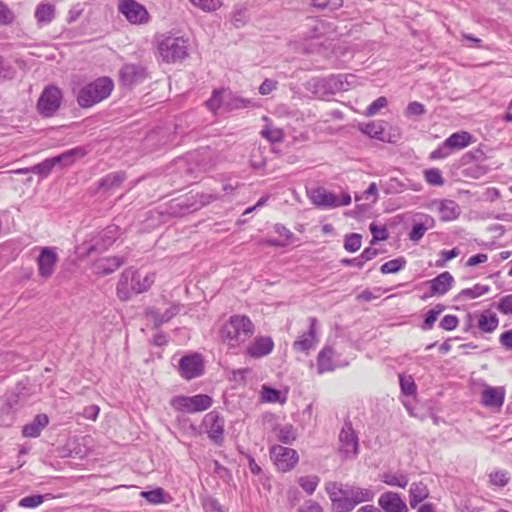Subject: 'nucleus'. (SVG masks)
Instances as JSON below:
<instances>
[{"mask_svg": "<svg viewBox=\"0 0 512 512\" xmlns=\"http://www.w3.org/2000/svg\"><path fill=\"white\" fill-rule=\"evenodd\" d=\"M325 490L333 512H351L359 504L371 502L375 497L374 491L370 488L340 482L326 483Z\"/></svg>", "mask_w": 512, "mask_h": 512, "instance_id": "1", "label": "nucleus"}, {"mask_svg": "<svg viewBox=\"0 0 512 512\" xmlns=\"http://www.w3.org/2000/svg\"><path fill=\"white\" fill-rule=\"evenodd\" d=\"M255 332V327L248 316L232 315L221 327L220 337L229 349L244 344Z\"/></svg>", "mask_w": 512, "mask_h": 512, "instance_id": "2", "label": "nucleus"}, {"mask_svg": "<svg viewBox=\"0 0 512 512\" xmlns=\"http://www.w3.org/2000/svg\"><path fill=\"white\" fill-rule=\"evenodd\" d=\"M154 281V274H147L141 279L138 271L131 267L127 268L121 273L117 283V297L121 301H128L133 295L148 291Z\"/></svg>", "mask_w": 512, "mask_h": 512, "instance_id": "3", "label": "nucleus"}, {"mask_svg": "<svg viewBox=\"0 0 512 512\" xmlns=\"http://www.w3.org/2000/svg\"><path fill=\"white\" fill-rule=\"evenodd\" d=\"M114 88L108 77H100L81 87L76 95L77 103L82 108H90L108 98Z\"/></svg>", "mask_w": 512, "mask_h": 512, "instance_id": "4", "label": "nucleus"}, {"mask_svg": "<svg viewBox=\"0 0 512 512\" xmlns=\"http://www.w3.org/2000/svg\"><path fill=\"white\" fill-rule=\"evenodd\" d=\"M189 41L183 36L163 35L158 41V51L163 61L175 63L188 56Z\"/></svg>", "mask_w": 512, "mask_h": 512, "instance_id": "5", "label": "nucleus"}, {"mask_svg": "<svg viewBox=\"0 0 512 512\" xmlns=\"http://www.w3.org/2000/svg\"><path fill=\"white\" fill-rule=\"evenodd\" d=\"M309 199L318 208L333 209L341 206H347L351 203V196L344 192L340 196L327 191L323 187H317L309 191Z\"/></svg>", "mask_w": 512, "mask_h": 512, "instance_id": "6", "label": "nucleus"}, {"mask_svg": "<svg viewBox=\"0 0 512 512\" xmlns=\"http://www.w3.org/2000/svg\"><path fill=\"white\" fill-rule=\"evenodd\" d=\"M87 153L88 150L83 146L72 148L62 153L61 155L46 159L43 162L34 165V174H38L41 177H46L55 165H70L75 161V159L82 158Z\"/></svg>", "mask_w": 512, "mask_h": 512, "instance_id": "7", "label": "nucleus"}, {"mask_svg": "<svg viewBox=\"0 0 512 512\" xmlns=\"http://www.w3.org/2000/svg\"><path fill=\"white\" fill-rule=\"evenodd\" d=\"M213 404V399L206 394H197L194 396H174L170 400V405L177 411L187 413H198L209 409Z\"/></svg>", "mask_w": 512, "mask_h": 512, "instance_id": "8", "label": "nucleus"}, {"mask_svg": "<svg viewBox=\"0 0 512 512\" xmlns=\"http://www.w3.org/2000/svg\"><path fill=\"white\" fill-rule=\"evenodd\" d=\"M317 324L318 321L315 317H309L307 319L306 330L302 331L292 344V348L295 352L308 355L309 352L316 347L319 342Z\"/></svg>", "mask_w": 512, "mask_h": 512, "instance_id": "9", "label": "nucleus"}, {"mask_svg": "<svg viewBox=\"0 0 512 512\" xmlns=\"http://www.w3.org/2000/svg\"><path fill=\"white\" fill-rule=\"evenodd\" d=\"M202 428L208 438L217 446L224 442L225 419L218 411L207 413L202 420Z\"/></svg>", "mask_w": 512, "mask_h": 512, "instance_id": "10", "label": "nucleus"}, {"mask_svg": "<svg viewBox=\"0 0 512 512\" xmlns=\"http://www.w3.org/2000/svg\"><path fill=\"white\" fill-rule=\"evenodd\" d=\"M339 452L345 459H353L359 453V439L350 421H345L339 433Z\"/></svg>", "mask_w": 512, "mask_h": 512, "instance_id": "11", "label": "nucleus"}, {"mask_svg": "<svg viewBox=\"0 0 512 512\" xmlns=\"http://www.w3.org/2000/svg\"><path fill=\"white\" fill-rule=\"evenodd\" d=\"M178 373L185 380H192L204 373V359L199 353H189L178 361Z\"/></svg>", "mask_w": 512, "mask_h": 512, "instance_id": "12", "label": "nucleus"}, {"mask_svg": "<svg viewBox=\"0 0 512 512\" xmlns=\"http://www.w3.org/2000/svg\"><path fill=\"white\" fill-rule=\"evenodd\" d=\"M62 93L58 87L48 86L41 93L37 109L43 117L53 116L61 105Z\"/></svg>", "mask_w": 512, "mask_h": 512, "instance_id": "13", "label": "nucleus"}, {"mask_svg": "<svg viewBox=\"0 0 512 512\" xmlns=\"http://www.w3.org/2000/svg\"><path fill=\"white\" fill-rule=\"evenodd\" d=\"M270 457L277 469L282 472L292 470L299 461L296 450L281 445H274L270 449Z\"/></svg>", "mask_w": 512, "mask_h": 512, "instance_id": "14", "label": "nucleus"}, {"mask_svg": "<svg viewBox=\"0 0 512 512\" xmlns=\"http://www.w3.org/2000/svg\"><path fill=\"white\" fill-rule=\"evenodd\" d=\"M119 236L120 228L115 224L108 225L87 243L88 254L105 251Z\"/></svg>", "mask_w": 512, "mask_h": 512, "instance_id": "15", "label": "nucleus"}, {"mask_svg": "<svg viewBox=\"0 0 512 512\" xmlns=\"http://www.w3.org/2000/svg\"><path fill=\"white\" fill-rule=\"evenodd\" d=\"M118 10L132 24H145L149 21L147 9L136 0H120Z\"/></svg>", "mask_w": 512, "mask_h": 512, "instance_id": "16", "label": "nucleus"}, {"mask_svg": "<svg viewBox=\"0 0 512 512\" xmlns=\"http://www.w3.org/2000/svg\"><path fill=\"white\" fill-rule=\"evenodd\" d=\"M58 260L59 257L55 247L40 248L37 257L38 275L44 280L49 279L55 271Z\"/></svg>", "mask_w": 512, "mask_h": 512, "instance_id": "17", "label": "nucleus"}, {"mask_svg": "<svg viewBox=\"0 0 512 512\" xmlns=\"http://www.w3.org/2000/svg\"><path fill=\"white\" fill-rule=\"evenodd\" d=\"M436 225L435 219L426 213H416L412 220V227L408 234L409 240L418 243L425 233Z\"/></svg>", "mask_w": 512, "mask_h": 512, "instance_id": "18", "label": "nucleus"}, {"mask_svg": "<svg viewBox=\"0 0 512 512\" xmlns=\"http://www.w3.org/2000/svg\"><path fill=\"white\" fill-rule=\"evenodd\" d=\"M505 396L506 390L503 386L493 387L485 384L481 392V404L499 410L504 404Z\"/></svg>", "mask_w": 512, "mask_h": 512, "instance_id": "19", "label": "nucleus"}, {"mask_svg": "<svg viewBox=\"0 0 512 512\" xmlns=\"http://www.w3.org/2000/svg\"><path fill=\"white\" fill-rule=\"evenodd\" d=\"M273 348L274 341L270 336H258L247 346L245 354L258 359L269 355Z\"/></svg>", "mask_w": 512, "mask_h": 512, "instance_id": "20", "label": "nucleus"}, {"mask_svg": "<svg viewBox=\"0 0 512 512\" xmlns=\"http://www.w3.org/2000/svg\"><path fill=\"white\" fill-rule=\"evenodd\" d=\"M147 77L146 70L139 64H125L120 69V80L125 86L142 83Z\"/></svg>", "mask_w": 512, "mask_h": 512, "instance_id": "21", "label": "nucleus"}, {"mask_svg": "<svg viewBox=\"0 0 512 512\" xmlns=\"http://www.w3.org/2000/svg\"><path fill=\"white\" fill-rule=\"evenodd\" d=\"M378 505L385 512H408V507L400 494L392 491L381 494Z\"/></svg>", "mask_w": 512, "mask_h": 512, "instance_id": "22", "label": "nucleus"}, {"mask_svg": "<svg viewBox=\"0 0 512 512\" xmlns=\"http://www.w3.org/2000/svg\"><path fill=\"white\" fill-rule=\"evenodd\" d=\"M181 310V305L173 303L164 313H161L157 308L151 307L146 310V316L149 317L154 324L155 328L160 327L162 324L169 322Z\"/></svg>", "mask_w": 512, "mask_h": 512, "instance_id": "23", "label": "nucleus"}, {"mask_svg": "<svg viewBox=\"0 0 512 512\" xmlns=\"http://www.w3.org/2000/svg\"><path fill=\"white\" fill-rule=\"evenodd\" d=\"M126 263V258L122 256H110L98 259L94 264V271L98 275H109L115 272L119 267Z\"/></svg>", "mask_w": 512, "mask_h": 512, "instance_id": "24", "label": "nucleus"}, {"mask_svg": "<svg viewBox=\"0 0 512 512\" xmlns=\"http://www.w3.org/2000/svg\"><path fill=\"white\" fill-rule=\"evenodd\" d=\"M433 205H437L440 220L444 222L456 220L461 214L460 206L453 200H438L434 201Z\"/></svg>", "mask_w": 512, "mask_h": 512, "instance_id": "25", "label": "nucleus"}, {"mask_svg": "<svg viewBox=\"0 0 512 512\" xmlns=\"http://www.w3.org/2000/svg\"><path fill=\"white\" fill-rule=\"evenodd\" d=\"M334 350L325 346L317 356V371L319 374L333 371L337 365L333 362Z\"/></svg>", "mask_w": 512, "mask_h": 512, "instance_id": "26", "label": "nucleus"}, {"mask_svg": "<svg viewBox=\"0 0 512 512\" xmlns=\"http://www.w3.org/2000/svg\"><path fill=\"white\" fill-rule=\"evenodd\" d=\"M453 277L449 272H443L430 281V289L433 295H444L451 288Z\"/></svg>", "mask_w": 512, "mask_h": 512, "instance_id": "27", "label": "nucleus"}, {"mask_svg": "<svg viewBox=\"0 0 512 512\" xmlns=\"http://www.w3.org/2000/svg\"><path fill=\"white\" fill-rule=\"evenodd\" d=\"M472 140L473 136L469 132L460 131L451 134L445 141L451 150H459L470 145Z\"/></svg>", "mask_w": 512, "mask_h": 512, "instance_id": "28", "label": "nucleus"}, {"mask_svg": "<svg viewBox=\"0 0 512 512\" xmlns=\"http://www.w3.org/2000/svg\"><path fill=\"white\" fill-rule=\"evenodd\" d=\"M125 179L126 176L123 172L118 171L110 173L99 181V189L114 191L121 186Z\"/></svg>", "mask_w": 512, "mask_h": 512, "instance_id": "29", "label": "nucleus"}, {"mask_svg": "<svg viewBox=\"0 0 512 512\" xmlns=\"http://www.w3.org/2000/svg\"><path fill=\"white\" fill-rule=\"evenodd\" d=\"M34 16L40 26L49 24L55 18V6L50 3H40L34 12Z\"/></svg>", "mask_w": 512, "mask_h": 512, "instance_id": "30", "label": "nucleus"}, {"mask_svg": "<svg viewBox=\"0 0 512 512\" xmlns=\"http://www.w3.org/2000/svg\"><path fill=\"white\" fill-rule=\"evenodd\" d=\"M428 495V488L423 482L412 483L409 490L410 506L416 508Z\"/></svg>", "mask_w": 512, "mask_h": 512, "instance_id": "31", "label": "nucleus"}, {"mask_svg": "<svg viewBox=\"0 0 512 512\" xmlns=\"http://www.w3.org/2000/svg\"><path fill=\"white\" fill-rule=\"evenodd\" d=\"M254 105L255 103L253 100L237 96L233 94L231 91L227 90L225 101L226 111L243 109L246 107H253Z\"/></svg>", "mask_w": 512, "mask_h": 512, "instance_id": "32", "label": "nucleus"}, {"mask_svg": "<svg viewBox=\"0 0 512 512\" xmlns=\"http://www.w3.org/2000/svg\"><path fill=\"white\" fill-rule=\"evenodd\" d=\"M498 324L499 320L496 314L486 310L479 315L477 326L482 332L491 333L498 327Z\"/></svg>", "mask_w": 512, "mask_h": 512, "instance_id": "33", "label": "nucleus"}, {"mask_svg": "<svg viewBox=\"0 0 512 512\" xmlns=\"http://www.w3.org/2000/svg\"><path fill=\"white\" fill-rule=\"evenodd\" d=\"M226 89L214 90L211 97L206 101L207 108L216 113L220 108L225 109Z\"/></svg>", "mask_w": 512, "mask_h": 512, "instance_id": "34", "label": "nucleus"}, {"mask_svg": "<svg viewBox=\"0 0 512 512\" xmlns=\"http://www.w3.org/2000/svg\"><path fill=\"white\" fill-rule=\"evenodd\" d=\"M381 480L389 486H396L400 488H405L409 483V478L404 473L394 474L387 472L381 476Z\"/></svg>", "mask_w": 512, "mask_h": 512, "instance_id": "35", "label": "nucleus"}, {"mask_svg": "<svg viewBox=\"0 0 512 512\" xmlns=\"http://www.w3.org/2000/svg\"><path fill=\"white\" fill-rule=\"evenodd\" d=\"M362 132L368 135L371 138L385 141L384 137V128L382 122L380 121H372L367 123L364 127L361 128Z\"/></svg>", "mask_w": 512, "mask_h": 512, "instance_id": "36", "label": "nucleus"}, {"mask_svg": "<svg viewBox=\"0 0 512 512\" xmlns=\"http://www.w3.org/2000/svg\"><path fill=\"white\" fill-rule=\"evenodd\" d=\"M490 291V287L488 285L476 284L472 288L463 289L458 295L457 299H475L480 297L483 294H486Z\"/></svg>", "mask_w": 512, "mask_h": 512, "instance_id": "37", "label": "nucleus"}, {"mask_svg": "<svg viewBox=\"0 0 512 512\" xmlns=\"http://www.w3.org/2000/svg\"><path fill=\"white\" fill-rule=\"evenodd\" d=\"M445 307L442 304H437L434 308L430 309L426 314L421 328L425 331L431 330L434 326L438 316L444 311Z\"/></svg>", "mask_w": 512, "mask_h": 512, "instance_id": "38", "label": "nucleus"}, {"mask_svg": "<svg viewBox=\"0 0 512 512\" xmlns=\"http://www.w3.org/2000/svg\"><path fill=\"white\" fill-rule=\"evenodd\" d=\"M297 482L308 495H312L320 483V478L317 475L302 476Z\"/></svg>", "mask_w": 512, "mask_h": 512, "instance_id": "39", "label": "nucleus"}, {"mask_svg": "<svg viewBox=\"0 0 512 512\" xmlns=\"http://www.w3.org/2000/svg\"><path fill=\"white\" fill-rule=\"evenodd\" d=\"M277 438L284 444H291L297 438V431L291 424H285L279 428Z\"/></svg>", "mask_w": 512, "mask_h": 512, "instance_id": "40", "label": "nucleus"}, {"mask_svg": "<svg viewBox=\"0 0 512 512\" xmlns=\"http://www.w3.org/2000/svg\"><path fill=\"white\" fill-rule=\"evenodd\" d=\"M406 265V260L403 257H399L393 260H389L382 264L380 271L382 274L397 273L402 270Z\"/></svg>", "mask_w": 512, "mask_h": 512, "instance_id": "41", "label": "nucleus"}, {"mask_svg": "<svg viewBox=\"0 0 512 512\" xmlns=\"http://www.w3.org/2000/svg\"><path fill=\"white\" fill-rule=\"evenodd\" d=\"M425 181L432 186H442L445 180L442 176V172L438 168H429L424 171Z\"/></svg>", "mask_w": 512, "mask_h": 512, "instance_id": "42", "label": "nucleus"}, {"mask_svg": "<svg viewBox=\"0 0 512 512\" xmlns=\"http://www.w3.org/2000/svg\"><path fill=\"white\" fill-rule=\"evenodd\" d=\"M191 4L204 12H214L222 6L221 0H189Z\"/></svg>", "mask_w": 512, "mask_h": 512, "instance_id": "43", "label": "nucleus"}, {"mask_svg": "<svg viewBox=\"0 0 512 512\" xmlns=\"http://www.w3.org/2000/svg\"><path fill=\"white\" fill-rule=\"evenodd\" d=\"M362 245V236L358 233H351L345 236L344 248L348 252H356Z\"/></svg>", "mask_w": 512, "mask_h": 512, "instance_id": "44", "label": "nucleus"}, {"mask_svg": "<svg viewBox=\"0 0 512 512\" xmlns=\"http://www.w3.org/2000/svg\"><path fill=\"white\" fill-rule=\"evenodd\" d=\"M141 496L152 504H160L165 501V491L162 488H156L150 491H142Z\"/></svg>", "mask_w": 512, "mask_h": 512, "instance_id": "45", "label": "nucleus"}, {"mask_svg": "<svg viewBox=\"0 0 512 512\" xmlns=\"http://www.w3.org/2000/svg\"><path fill=\"white\" fill-rule=\"evenodd\" d=\"M369 230L372 234V245L378 241H384L388 238V231L385 226H378L376 223L372 222L369 226Z\"/></svg>", "mask_w": 512, "mask_h": 512, "instance_id": "46", "label": "nucleus"}, {"mask_svg": "<svg viewBox=\"0 0 512 512\" xmlns=\"http://www.w3.org/2000/svg\"><path fill=\"white\" fill-rule=\"evenodd\" d=\"M400 388L404 395L411 396L416 392V385L411 376H399Z\"/></svg>", "mask_w": 512, "mask_h": 512, "instance_id": "47", "label": "nucleus"}, {"mask_svg": "<svg viewBox=\"0 0 512 512\" xmlns=\"http://www.w3.org/2000/svg\"><path fill=\"white\" fill-rule=\"evenodd\" d=\"M262 137L271 143H278L283 140V131L279 128L266 127L261 131Z\"/></svg>", "mask_w": 512, "mask_h": 512, "instance_id": "48", "label": "nucleus"}, {"mask_svg": "<svg viewBox=\"0 0 512 512\" xmlns=\"http://www.w3.org/2000/svg\"><path fill=\"white\" fill-rule=\"evenodd\" d=\"M281 393L279 390L264 385L262 387V399L265 402L276 403L280 401Z\"/></svg>", "mask_w": 512, "mask_h": 512, "instance_id": "49", "label": "nucleus"}, {"mask_svg": "<svg viewBox=\"0 0 512 512\" xmlns=\"http://www.w3.org/2000/svg\"><path fill=\"white\" fill-rule=\"evenodd\" d=\"M388 104V100L386 97H379L376 100H374L366 109V115L367 116H373L376 113L379 112L380 109L386 107Z\"/></svg>", "mask_w": 512, "mask_h": 512, "instance_id": "50", "label": "nucleus"}, {"mask_svg": "<svg viewBox=\"0 0 512 512\" xmlns=\"http://www.w3.org/2000/svg\"><path fill=\"white\" fill-rule=\"evenodd\" d=\"M485 159H486V155H485V152L483 151V149L481 147L473 149V150L467 152L463 156V160H464L465 163H467L469 161L482 162Z\"/></svg>", "mask_w": 512, "mask_h": 512, "instance_id": "51", "label": "nucleus"}, {"mask_svg": "<svg viewBox=\"0 0 512 512\" xmlns=\"http://www.w3.org/2000/svg\"><path fill=\"white\" fill-rule=\"evenodd\" d=\"M49 418L46 414H38L34 417V438L38 437L41 431L48 425Z\"/></svg>", "mask_w": 512, "mask_h": 512, "instance_id": "52", "label": "nucleus"}, {"mask_svg": "<svg viewBox=\"0 0 512 512\" xmlns=\"http://www.w3.org/2000/svg\"><path fill=\"white\" fill-rule=\"evenodd\" d=\"M458 324V318L455 315L448 314L441 319L439 326L446 331H452L457 328Z\"/></svg>", "mask_w": 512, "mask_h": 512, "instance_id": "53", "label": "nucleus"}, {"mask_svg": "<svg viewBox=\"0 0 512 512\" xmlns=\"http://www.w3.org/2000/svg\"><path fill=\"white\" fill-rule=\"evenodd\" d=\"M496 307L502 314H512V294L502 297Z\"/></svg>", "mask_w": 512, "mask_h": 512, "instance_id": "54", "label": "nucleus"}, {"mask_svg": "<svg viewBox=\"0 0 512 512\" xmlns=\"http://www.w3.org/2000/svg\"><path fill=\"white\" fill-rule=\"evenodd\" d=\"M14 21L12 11L0 1V25H9Z\"/></svg>", "mask_w": 512, "mask_h": 512, "instance_id": "55", "label": "nucleus"}, {"mask_svg": "<svg viewBox=\"0 0 512 512\" xmlns=\"http://www.w3.org/2000/svg\"><path fill=\"white\" fill-rule=\"evenodd\" d=\"M406 185L403 184L397 178H390L389 181L385 185L386 193H399L406 189Z\"/></svg>", "mask_w": 512, "mask_h": 512, "instance_id": "56", "label": "nucleus"}, {"mask_svg": "<svg viewBox=\"0 0 512 512\" xmlns=\"http://www.w3.org/2000/svg\"><path fill=\"white\" fill-rule=\"evenodd\" d=\"M451 151L450 147L446 145V141H444L437 149L431 152L430 159H444L450 155Z\"/></svg>", "mask_w": 512, "mask_h": 512, "instance_id": "57", "label": "nucleus"}, {"mask_svg": "<svg viewBox=\"0 0 512 512\" xmlns=\"http://www.w3.org/2000/svg\"><path fill=\"white\" fill-rule=\"evenodd\" d=\"M425 112V106L417 101L410 102L406 108V114L408 116L423 115Z\"/></svg>", "mask_w": 512, "mask_h": 512, "instance_id": "58", "label": "nucleus"}, {"mask_svg": "<svg viewBox=\"0 0 512 512\" xmlns=\"http://www.w3.org/2000/svg\"><path fill=\"white\" fill-rule=\"evenodd\" d=\"M507 473L504 471H496L490 474V481L492 484L503 487L508 483Z\"/></svg>", "mask_w": 512, "mask_h": 512, "instance_id": "59", "label": "nucleus"}, {"mask_svg": "<svg viewBox=\"0 0 512 512\" xmlns=\"http://www.w3.org/2000/svg\"><path fill=\"white\" fill-rule=\"evenodd\" d=\"M297 512H323V508L318 502L307 500L298 508Z\"/></svg>", "mask_w": 512, "mask_h": 512, "instance_id": "60", "label": "nucleus"}, {"mask_svg": "<svg viewBox=\"0 0 512 512\" xmlns=\"http://www.w3.org/2000/svg\"><path fill=\"white\" fill-rule=\"evenodd\" d=\"M278 87V82L273 79H265L261 85L259 86V93L261 95H268L272 91L276 90Z\"/></svg>", "mask_w": 512, "mask_h": 512, "instance_id": "61", "label": "nucleus"}, {"mask_svg": "<svg viewBox=\"0 0 512 512\" xmlns=\"http://www.w3.org/2000/svg\"><path fill=\"white\" fill-rule=\"evenodd\" d=\"M370 197H373L372 202H375L378 197V188L376 183H371L368 188L363 192L362 196H355V200L359 201L362 198L369 199Z\"/></svg>", "mask_w": 512, "mask_h": 512, "instance_id": "62", "label": "nucleus"}, {"mask_svg": "<svg viewBox=\"0 0 512 512\" xmlns=\"http://www.w3.org/2000/svg\"><path fill=\"white\" fill-rule=\"evenodd\" d=\"M343 5V0H324L321 3H317L318 9H329L331 11L337 10Z\"/></svg>", "mask_w": 512, "mask_h": 512, "instance_id": "63", "label": "nucleus"}, {"mask_svg": "<svg viewBox=\"0 0 512 512\" xmlns=\"http://www.w3.org/2000/svg\"><path fill=\"white\" fill-rule=\"evenodd\" d=\"M499 342L506 350H512V329L501 333Z\"/></svg>", "mask_w": 512, "mask_h": 512, "instance_id": "64", "label": "nucleus"}]
</instances>
